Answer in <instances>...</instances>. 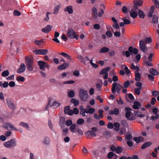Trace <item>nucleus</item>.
<instances>
[{
  "label": "nucleus",
  "instance_id": "43",
  "mask_svg": "<svg viewBox=\"0 0 159 159\" xmlns=\"http://www.w3.org/2000/svg\"><path fill=\"white\" fill-rule=\"evenodd\" d=\"M130 85V83L129 81L127 80L123 84L124 87H123V88L124 87L125 88H127Z\"/></svg>",
  "mask_w": 159,
  "mask_h": 159
},
{
  "label": "nucleus",
  "instance_id": "12",
  "mask_svg": "<svg viewBox=\"0 0 159 159\" xmlns=\"http://www.w3.org/2000/svg\"><path fill=\"white\" fill-rule=\"evenodd\" d=\"M58 54L62 55L63 57L66 58V59L68 60L69 62H70L72 61V59L71 57L67 53L65 52H62L59 53H58Z\"/></svg>",
  "mask_w": 159,
  "mask_h": 159
},
{
  "label": "nucleus",
  "instance_id": "60",
  "mask_svg": "<svg viewBox=\"0 0 159 159\" xmlns=\"http://www.w3.org/2000/svg\"><path fill=\"white\" fill-rule=\"evenodd\" d=\"M76 132H77L78 134L82 135L83 134V131L82 130L79 128H77L76 129Z\"/></svg>",
  "mask_w": 159,
  "mask_h": 159
},
{
  "label": "nucleus",
  "instance_id": "46",
  "mask_svg": "<svg viewBox=\"0 0 159 159\" xmlns=\"http://www.w3.org/2000/svg\"><path fill=\"white\" fill-rule=\"evenodd\" d=\"M44 42L43 40H35L34 41V43L37 45H40V43H43Z\"/></svg>",
  "mask_w": 159,
  "mask_h": 159
},
{
  "label": "nucleus",
  "instance_id": "19",
  "mask_svg": "<svg viewBox=\"0 0 159 159\" xmlns=\"http://www.w3.org/2000/svg\"><path fill=\"white\" fill-rule=\"evenodd\" d=\"M152 144V143L151 142H146L141 147V148L142 149H144L146 148L150 147Z\"/></svg>",
  "mask_w": 159,
  "mask_h": 159
},
{
  "label": "nucleus",
  "instance_id": "1",
  "mask_svg": "<svg viewBox=\"0 0 159 159\" xmlns=\"http://www.w3.org/2000/svg\"><path fill=\"white\" fill-rule=\"evenodd\" d=\"M118 80V77L116 76H114L112 78V80L115 82L113 83L111 88V92L115 94L117 92L118 94H120L121 89L123 88V86L120 84H117L115 82Z\"/></svg>",
  "mask_w": 159,
  "mask_h": 159
},
{
  "label": "nucleus",
  "instance_id": "47",
  "mask_svg": "<svg viewBox=\"0 0 159 159\" xmlns=\"http://www.w3.org/2000/svg\"><path fill=\"white\" fill-rule=\"evenodd\" d=\"M125 17H123L122 20H123L125 25L129 24L130 23V21L128 19H125Z\"/></svg>",
  "mask_w": 159,
  "mask_h": 159
},
{
  "label": "nucleus",
  "instance_id": "13",
  "mask_svg": "<svg viewBox=\"0 0 159 159\" xmlns=\"http://www.w3.org/2000/svg\"><path fill=\"white\" fill-rule=\"evenodd\" d=\"M69 66V64L68 62L64 63L62 65L59 66L57 67V69L59 70H63L65 69Z\"/></svg>",
  "mask_w": 159,
  "mask_h": 159
},
{
  "label": "nucleus",
  "instance_id": "59",
  "mask_svg": "<svg viewBox=\"0 0 159 159\" xmlns=\"http://www.w3.org/2000/svg\"><path fill=\"white\" fill-rule=\"evenodd\" d=\"M126 132V129L125 128H123L120 129L119 133L121 135H123L124 133Z\"/></svg>",
  "mask_w": 159,
  "mask_h": 159
},
{
  "label": "nucleus",
  "instance_id": "4",
  "mask_svg": "<svg viewBox=\"0 0 159 159\" xmlns=\"http://www.w3.org/2000/svg\"><path fill=\"white\" fill-rule=\"evenodd\" d=\"M80 97L81 100L83 101H85L88 98V93L87 92L83 89L80 90Z\"/></svg>",
  "mask_w": 159,
  "mask_h": 159
},
{
  "label": "nucleus",
  "instance_id": "3",
  "mask_svg": "<svg viewBox=\"0 0 159 159\" xmlns=\"http://www.w3.org/2000/svg\"><path fill=\"white\" fill-rule=\"evenodd\" d=\"M128 51H124L122 52V54L123 56L125 55L127 57H129L130 55H132L133 54H137L138 52V49L136 48H133V47L130 46L128 48Z\"/></svg>",
  "mask_w": 159,
  "mask_h": 159
},
{
  "label": "nucleus",
  "instance_id": "28",
  "mask_svg": "<svg viewBox=\"0 0 159 159\" xmlns=\"http://www.w3.org/2000/svg\"><path fill=\"white\" fill-rule=\"evenodd\" d=\"M20 126L25 128L27 130H28L30 129V127L28 124L26 123L23 122H20Z\"/></svg>",
  "mask_w": 159,
  "mask_h": 159
},
{
  "label": "nucleus",
  "instance_id": "55",
  "mask_svg": "<svg viewBox=\"0 0 159 159\" xmlns=\"http://www.w3.org/2000/svg\"><path fill=\"white\" fill-rule=\"evenodd\" d=\"M159 115L158 114H156V116H151L150 119L152 120H154L156 119H158L159 118Z\"/></svg>",
  "mask_w": 159,
  "mask_h": 159
},
{
  "label": "nucleus",
  "instance_id": "56",
  "mask_svg": "<svg viewBox=\"0 0 159 159\" xmlns=\"http://www.w3.org/2000/svg\"><path fill=\"white\" fill-rule=\"evenodd\" d=\"M59 7L58 6H57L55 7L54 11V13L55 14H57L59 10Z\"/></svg>",
  "mask_w": 159,
  "mask_h": 159
},
{
  "label": "nucleus",
  "instance_id": "30",
  "mask_svg": "<svg viewBox=\"0 0 159 159\" xmlns=\"http://www.w3.org/2000/svg\"><path fill=\"white\" fill-rule=\"evenodd\" d=\"M77 58L81 62L83 63L84 64L86 63L84 58H83L81 55H78Z\"/></svg>",
  "mask_w": 159,
  "mask_h": 159
},
{
  "label": "nucleus",
  "instance_id": "31",
  "mask_svg": "<svg viewBox=\"0 0 159 159\" xmlns=\"http://www.w3.org/2000/svg\"><path fill=\"white\" fill-rule=\"evenodd\" d=\"M3 127L5 128H7V129H13V128L12 125L7 123L4 124V125H3Z\"/></svg>",
  "mask_w": 159,
  "mask_h": 159
},
{
  "label": "nucleus",
  "instance_id": "42",
  "mask_svg": "<svg viewBox=\"0 0 159 159\" xmlns=\"http://www.w3.org/2000/svg\"><path fill=\"white\" fill-rule=\"evenodd\" d=\"M68 96L70 98H73L74 97L75 93L73 91H70L68 93Z\"/></svg>",
  "mask_w": 159,
  "mask_h": 159
},
{
  "label": "nucleus",
  "instance_id": "32",
  "mask_svg": "<svg viewBox=\"0 0 159 159\" xmlns=\"http://www.w3.org/2000/svg\"><path fill=\"white\" fill-rule=\"evenodd\" d=\"M89 135H93L94 137L96 136V134L95 132L90 130L88 131L86 133V135L87 137Z\"/></svg>",
  "mask_w": 159,
  "mask_h": 159
},
{
  "label": "nucleus",
  "instance_id": "21",
  "mask_svg": "<svg viewBox=\"0 0 159 159\" xmlns=\"http://www.w3.org/2000/svg\"><path fill=\"white\" fill-rule=\"evenodd\" d=\"M130 15L133 18H135L137 17L138 16L137 13L133 11V9H132L130 12Z\"/></svg>",
  "mask_w": 159,
  "mask_h": 159
},
{
  "label": "nucleus",
  "instance_id": "57",
  "mask_svg": "<svg viewBox=\"0 0 159 159\" xmlns=\"http://www.w3.org/2000/svg\"><path fill=\"white\" fill-rule=\"evenodd\" d=\"M134 140L137 143H139L141 141L140 137H134Z\"/></svg>",
  "mask_w": 159,
  "mask_h": 159
},
{
  "label": "nucleus",
  "instance_id": "44",
  "mask_svg": "<svg viewBox=\"0 0 159 159\" xmlns=\"http://www.w3.org/2000/svg\"><path fill=\"white\" fill-rule=\"evenodd\" d=\"M61 104L58 102H57L55 101L53 103V104L51 105L50 106H53L54 108H57Z\"/></svg>",
  "mask_w": 159,
  "mask_h": 159
},
{
  "label": "nucleus",
  "instance_id": "24",
  "mask_svg": "<svg viewBox=\"0 0 159 159\" xmlns=\"http://www.w3.org/2000/svg\"><path fill=\"white\" fill-rule=\"evenodd\" d=\"M135 80L137 81H139L140 80V78L141 77L140 74L139 72H137L136 71H135Z\"/></svg>",
  "mask_w": 159,
  "mask_h": 159
},
{
  "label": "nucleus",
  "instance_id": "45",
  "mask_svg": "<svg viewBox=\"0 0 159 159\" xmlns=\"http://www.w3.org/2000/svg\"><path fill=\"white\" fill-rule=\"evenodd\" d=\"M132 138V136L131 134H126L125 139L128 140H131Z\"/></svg>",
  "mask_w": 159,
  "mask_h": 159
},
{
  "label": "nucleus",
  "instance_id": "6",
  "mask_svg": "<svg viewBox=\"0 0 159 159\" xmlns=\"http://www.w3.org/2000/svg\"><path fill=\"white\" fill-rule=\"evenodd\" d=\"M67 35L70 39L75 38L78 39L79 35L75 34V31L72 29H70L68 30Z\"/></svg>",
  "mask_w": 159,
  "mask_h": 159
},
{
  "label": "nucleus",
  "instance_id": "48",
  "mask_svg": "<svg viewBox=\"0 0 159 159\" xmlns=\"http://www.w3.org/2000/svg\"><path fill=\"white\" fill-rule=\"evenodd\" d=\"M152 95L153 96L157 97L159 95V91H153L152 92Z\"/></svg>",
  "mask_w": 159,
  "mask_h": 159
},
{
  "label": "nucleus",
  "instance_id": "17",
  "mask_svg": "<svg viewBox=\"0 0 159 159\" xmlns=\"http://www.w3.org/2000/svg\"><path fill=\"white\" fill-rule=\"evenodd\" d=\"M65 12H67L69 14H72L73 12V7L71 6L67 7L64 9Z\"/></svg>",
  "mask_w": 159,
  "mask_h": 159
},
{
  "label": "nucleus",
  "instance_id": "9",
  "mask_svg": "<svg viewBox=\"0 0 159 159\" xmlns=\"http://www.w3.org/2000/svg\"><path fill=\"white\" fill-rule=\"evenodd\" d=\"M139 46L141 51L144 52H146L147 50V48L145 44V43L143 40H142L140 41Z\"/></svg>",
  "mask_w": 159,
  "mask_h": 159
},
{
  "label": "nucleus",
  "instance_id": "29",
  "mask_svg": "<svg viewBox=\"0 0 159 159\" xmlns=\"http://www.w3.org/2000/svg\"><path fill=\"white\" fill-rule=\"evenodd\" d=\"M109 51V49L106 47L102 48L100 50V53L107 52Z\"/></svg>",
  "mask_w": 159,
  "mask_h": 159
},
{
  "label": "nucleus",
  "instance_id": "52",
  "mask_svg": "<svg viewBox=\"0 0 159 159\" xmlns=\"http://www.w3.org/2000/svg\"><path fill=\"white\" fill-rule=\"evenodd\" d=\"M122 11L123 13L125 14H127L128 13V9L127 7L124 6L123 7L122 9Z\"/></svg>",
  "mask_w": 159,
  "mask_h": 159
},
{
  "label": "nucleus",
  "instance_id": "58",
  "mask_svg": "<svg viewBox=\"0 0 159 159\" xmlns=\"http://www.w3.org/2000/svg\"><path fill=\"white\" fill-rule=\"evenodd\" d=\"M106 35L108 38H111L112 36V34L111 31H107L106 32Z\"/></svg>",
  "mask_w": 159,
  "mask_h": 159
},
{
  "label": "nucleus",
  "instance_id": "35",
  "mask_svg": "<svg viewBox=\"0 0 159 159\" xmlns=\"http://www.w3.org/2000/svg\"><path fill=\"white\" fill-rule=\"evenodd\" d=\"M43 140V143L44 144L48 145L50 143V141L49 138L45 137Z\"/></svg>",
  "mask_w": 159,
  "mask_h": 159
},
{
  "label": "nucleus",
  "instance_id": "14",
  "mask_svg": "<svg viewBox=\"0 0 159 159\" xmlns=\"http://www.w3.org/2000/svg\"><path fill=\"white\" fill-rule=\"evenodd\" d=\"M6 103L9 108L13 109L14 107V104L11 101V98H7L6 99Z\"/></svg>",
  "mask_w": 159,
  "mask_h": 159
},
{
  "label": "nucleus",
  "instance_id": "22",
  "mask_svg": "<svg viewBox=\"0 0 159 159\" xmlns=\"http://www.w3.org/2000/svg\"><path fill=\"white\" fill-rule=\"evenodd\" d=\"M149 72L153 75H157L159 74L156 70L152 68L150 69Z\"/></svg>",
  "mask_w": 159,
  "mask_h": 159
},
{
  "label": "nucleus",
  "instance_id": "36",
  "mask_svg": "<svg viewBox=\"0 0 159 159\" xmlns=\"http://www.w3.org/2000/svg\"><path fill=\"white\" fill-rule=\"evenodd\" d=\"M158 18L156 15H154L153 16L152 21L153 23L155 24H157L158 23Z\"/></svg>",
  "mask_w": 159,
  "mask_h": 159
},
{
  "label": "nucleus",
  "instance_id": "23",
  "mask_svg": "<svg viewBox=\"0 0 159 159\" xmlns=\"http://www.w3.org/2000/svg\"><path fill=\"white\" fill-rule=\"evenodd\" d=\"M77 126L76 124H72L70 127V129L73 133L76 132V128Z\"/></svg>",
  "mask_w": 159,
  "mask_h": 159
},
{
  "label": "nucleus",
  "instance_id": "50",
  "mask_svg": "<svg viewBox=\"0 0 159 159\" xmlns=\"http://www.w3.org/2000/svg\"><path fill=\"white\" fill-rule=\"evenodd\" d=\"M72 124V122L71 120L70 119H68L66 121V124L67 126H69L71 125Z\"/></svg>",
  "mask_w": 159,
  "mask_h": 159
},
{
  "label": "nucleus",
  "instance_id": "39",
  "mask_svg": "<svg viewBox=\"0 0 159 159\" xmlns=\"http://www.w3.org/2000/svg\"><path fill=\"white\" fill-rule=\"evenodd\" d=\"M121 124L125 127H127L128 126V123L125 120H122L120 121Z\"/></svg>",
  "mask_w": 159,
  "mask_h": 159
},
{
  "label": "nucleus",
  "instance_id": "41",
  "mask_svg": "<svg viewBox=\"0 0 159 159\" xmlns=\"http://www.w3.org/2000/svg\"><path fill=\"white\" fill-rule=\"evenodd\" d=\"M26 69V66L23 63L20 64V73L24 72Z\"/></svg>",
  "mask_w": 159,
  "mask_h": 159
},
{
  "label": "nucleus",
  "instance_id": "49",
  "mask_svg": "<svg viewBox=\"0 0 159 159\" xmlns=\"http://www.w3.org/2000/svg\"><path fill=\"white\" fill-rule=\"evenodd\" d=\"M112 26L114 29H115L116 30L120 28L118 22L114 23L112 25Z\"/></svg>",
  "mask_w": 159,
  "mask_h": 159
},
{
  "label": "nucleus",
  "instance_id": "63",
  "mask_svg": "<svg viewBox=\"0 0 159 159\" xmlns=\"http://www.w3.org/2000/svg\"><path fill=\"white\" fill-rule=\"evenodd\" d=\"M151 61H145V64L147 66H152V64L151 62Z\"/></svg>",
  "mask_w": 159,
  "mask_h": 159
},
{
  "label": "nucleus",
  "instance_id": "16",
  "mask_svg": "<svg viewBox=\"0 0 159 159\" xmlns=\"http://www.w3.org/2000/svg\"><path fill=\"white\" fill-rule=\"evenodd\" d=\"M52 27L49 25H48L46 26L42 29V31L46 33H48L51 30Z\"/></svg>",
  "mask_w": 159,
  "mask_h": 159
},
{
  "label": "nucleus",
  "instance_id": "10",
  "mask_svg": "<svg viewBox=\"0 0 159 159\" xmlns=\"http://www.w3.org/2000/svg\"><path fill=\"white\" fill-rule=\"evenodd\" d=\"M64 113L65 114L72 116L73 114V112L72 110H70V106H67L64 108Z\"/></svg>",
  "mask_w": 159,
  "mask_h": 159
},
{
  "label": "nucleus",
  "instance_id": "64",
  "mask_svg": "<svg viewBox=\"0 0 159 159\" xmlns=\"http://www.w3.org/2000/svg\"><path fill=\"white\" fill-rule=\"evenodd\" d=\"M13 14L15 16H20V12L17 10H15L14 11Z\"/></svg>",
  "mask_w": 159,
  "mask_h": 159
},
{
  "label": "nucleus",
  "instance_id": "7",
  "mask_svg": "<svg viewBox=\"0 0 159 159\" xmlns=\"http://www.w3.org/2000/svg\"><path fill=\"white\" fill-rule=\"evenodd\" d=\"M33 52L36 55H45L48 52V51L47 49H38L34 50L33 51Z\"/></svg>",
  "mask_w": 159,
  "mask_h": 159
},
{
  "label": "nucleus",
  "instance_id": "34",
  "mask_svg": "<svg viewBox=\"0 0 159 159\" xmlns=\"http://www.w3.org/2000/svg\"><path fill=\"white\" fill-rule=\"evenodd\" d=\"M134 113L135 116L140 117H142L145 116L144 115L141 114V113L139 111H134Z\"/></svg>",
  "mask_w": 159,
  "mask_h": 159
},
{
  "label": "nucleus",
  "instance_id": "11",
  "mask_svg": "<svg viewBox=\"0 0 159 159\" xmlns=\"http://www.w3.org/2000/svg\"><path fill=\"white\" fill-rule=\"evenodd\" d=\"M38 63L40 69L43 70H45L46 63L42 61H39Z\"/></svg>",
  "mask_w": 159,
  "mask_h": 159
},
{
  "label": "nucleus",
  "instance_id": "33",
  "mask_svg": "<svg viewBox=\"0 0 159 159\" xmlns=\"http://www.w3.org/2000/svg\"><path fill=\"white\" fill-rule=\"evenodd\" d=\"M114 126L116 127V128H114L115 130L118 131L119 130V127L120 126V124L117 122H115L114 124Z\"/></svg>",
  "mask_w": 159,
  "mask_h": 159
},
{
  "label": "nucleus",
  "instance_id": "61",
  "mask_svg": "<svg viewBox=\"0 0 159 159\" xmlns=\"http://www.w3.org/2000/svg\"><path fill=\"white\" fill-rule=\"evenodd\" d=\"M116 101L117 102V103L119 105H122L124 104V102L120 97V98L119 100L116 99Z\"/></svg>",
  "mask_w": 159,
  "mask_h": 159
},
{
  "label": "nucleus",
  "instance_id": "62",
  "mask_svg": "<svg viewBox=\"0 0 159 159\" xmlns=\"http://www.w3.org/2000/svg\"><path fill=\"white\" fill-rule=\"evenodd\" d=\"M73 75L76 76H78L80 75V73L78 70H75L73 73Z\"/></svg>",
  "mask_w": 159,
  "mask_h": 159
},
{
  "label": "nucleus",
  "instance_id": "27",
  "mask_svg": "<svg viewBox=\"0 0 159 159\" xmlns=\"http://www.w3.org/2000/svg\"><path fill=\"white\" fill-rule=\"evenodd\" d=\"M70 102L74 104L75 107L77 106L79 103V102L78 100H76L75 98H72L70 100Z\"/></svg>",
  "mask_w": 159,
  "mask_h": 159
},
{
  "label": "nucleus",
  "instance_id": "20",
  "mask_svg": "<svg viewBox=\"0 0 159 159\" xmlns=\"http://www.w3.org/2000/svg\"><path fill=\"white\" fill-rule=\"evenodd\" d=\"M109 67H107L104 69H102L101 71L100 72V74L101 75L105 74L107 73V72L110 69Z\"/></svg>",
  "mask_w": 159,
  "mask_h": 159
},
{
  "label": "nucleus",
  "instance_id": "2",
  "mask_svg": "<svg viewBox=\"0 0 159 159\" xmlns=\"http://www.w3.org/2000/svg\"><path fill=\"white\" fill-rule=\"evenodd\" d=\"M25 61L27 70L30 71L33 70L34 59L31 56L26 57Z\"/></svg>",
  "mask_w": 159,
  "mask_h": 159
},
{
  "label": "nucleus",
  "instance_id": "18",
  "mask_svg": "<svg viewBox=\"0 0 159 159\" xmlns=\"http://www.w3.org/2000/svg\"><path fill=\"white\" fill-rule=\"evenodd\" d=\"M140 106V103L139 102L136 101L134 102L133 108L134 109H137L139 108V107Z\"/></svg>",
  "mask_w": 159,
  "mask_h": 159
},
{
  "label": "nucleus",
  "instance_id": "15",
  "mask_svg": "<svg viewBox=\"0 0 159 159\" xmlns=\"http://www.w3.org/2000/svg\"><path fill=\"white\" fill-rule=\"evenodd\" d=\"M125 110L126 111L125 114V116L127 119H128L130 116L131 112L130 111L132 110V109L128 107H126L125 108Z\"/></svg>",
  "mask_w": 159,
  "mask_h": 159
},
{
  "label": "nucleus",
  "instance_id": "5",
  "mask_svg": "<svg viewBox=\"0 0 159 159\" xmlns=\"http://www.w3.org/2000/svg\"><path fill=\"white\" fill-rule=\"evenodd\" d=\"M16 142L14 139H11L9 141L4 143V146L7 148H11L16 146Z\"/></svg>",
  "mask_w": 159,
  "mask_h": 159
},
{
  "label": "nucleus",
  "instance_id": "51",
  "mask_svg": "<svg viewBox=\"0 0 159 159\" xmlns=\"http://www.w3.org/2000/svg\"><path fill=\"white\" fill-rule=\"evenodd\" d=\"M104 135L107 138H108L111 137V134L110 132L108 131L105 132L104 133Z\"/></svg>",
  "mask_w": 159,
  "mask_h": 159
},
{
  "label": "nucleus",
  "instance_id": "40",
  "mask_svg": "<svg viewBox=\"0 0 159 159\" xmlns=\"http://www.w3.org/2000/svg\"><path fill=\"white\" fill-rule=\"evenodd\" d=\"M9 73L8 70H7L3 71L2 73V75L3 77H7L9 75Z\"/></svg>",
  "mask_w": 159,
  "mask_h": 159
},
{
  "label": "nucleus",
  "instance_id": "26",
  "mask_svg": "<svg viewBox=\"0 0 159 159\" xmlns=\"http://www.w3.org/2000/svg\"><path fill=\"white\" fill-rule=\"evenodd\" d=\"M92 14L93 15L94 18H96L98 17V14L97 10L96 8L93 7L92 9Z\"/></svg>",
  "mask_w": 159,
  "mask_h": 159
},
{
  "label": "nucleus",
  "instance_id": "54",
  "mask_svg": "<svg viewBox=\"0 0 159 159\" xmlns=\"http://www.w3.org/2000/svg\"><path fill=\"white\" fill-rule=\"evenodd\" d=\"M114 154L112 152H109L107 154V157L109 159L112 158L114 155Z\"/></svg>",
  "mask_w": 159,
  "mask_h": 159
},
{
  "label": "nucleus",
  "instance_id": "38",
  "mask_svg": "<svg viewBox=\"0 0 159 159\" xmlns=\"http://www.w3.org/2000/svg\"><path fill=\"white\" fill-rule=\"evenodd\" d=\"M122 150L123 149L121 147L117 146L116 148V152L117 153L119 154L122 152Z\"/></svg>",
  "mask_w": 159,
  "mask_h": 159
},
{
  "label": "nucleus",
  "instance_id": "53",
  "mask_svg": "<svg viewBox=\"0 0 159 159\" xmlns=\"http://www.w3.org/2000/svg\"><path fill=\"white\" fill-rule=\"evenodd\" d=\"M152 39L150 38H146L144 39V42L146 43H149L151 42Z\"/></svg>",
  "mask_w": 159,
  "mask_h": 159
},
{
  "label": "nucleus",
  "instance_id": "25",
  "mask_svg": "<svg viewBox=\"0 0 159 159\" xmlns=\"http://www.w3.org/2000/svg\"><path fill=\"white\" fill-rule=\"evenodd\" d=\"M138 13L139 16L140 18H143L145 17V14L140 9L138 10Z\"/></svg>",
  "mask_w": 159,
  "mask_h": 159
},
{
  "label": "nucleus",
  "instance_id": "8",
  "mask_svg": "<svg viewBox=\"0 0 159 159\" xmlns=\"http://www.w3.org/2000/svg\"><path fill=\"white\" fill-rule=\"evenodd\" d=\"M143 2L142 0H134L133 2V7L135 9H138L139 7L142 5Z\"/></svg>",
  "mask_w": 159,
  "mask_h": 159
},
{
  "label": "nucleus",
  "instance_id": "37",
  "mask_svg": "<svg viewBox=\"0 0 159 159\" xmlns=\"http://www.w3.org/2000/svg\"><path fill=\"white\" fill-rule=\"evenodd\" d=\"M84 122V120L82 118H79L77 121V123L79 125H82Z\"/></svg>",
  "mask_w": 159,
  "mask_h": 159
}]
</instances>
